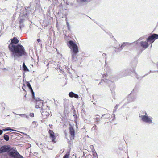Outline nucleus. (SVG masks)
Listing matches in <instances>:
<instances>
[{"mask_svg": "<svg viewBox=\"0 0 158 158\" xmlns=\"http://www.w3.org/2000/svg\"><path fill=\"white\" fill-rule=\"evenodd\" d=\"M80 6H77V5H76V4H74V5H73V7L75 8H78Z\"/></svg>", "mask_w": 158, "mask_h": 158, "instance_id": "26", "label": "nucleus"}, {"mask_svg": "<svg viewBox=\"0 0 158 158\" xmlns=\"http://www.w3.org/2000/svg\"><path fill=\"white\" fill-rule=\"evenodd\" d=\"M141 46L144 48H146L148 46V44L147 42H142L141 43Z\"/></svg>", "mask_w": 158, "mask_h": 158, "instance_id": "14", "label": "nucleus"}, {"mask_svg": "<svg viewBox=\"0 0 158 158\" xmlns=\"http://www.w3.org/2000/svg\"><path fill=\"white\" fill-rule=\"evenodd\" d=\"M28 88L30 90L31 93L32 92V91H33L31 86L30 87H29Z\"/></svg>", "mask_w": 158, "mask_h": 158, "instance_id": "30", "label": "nucleus"}, {"mask_svg": "<svg viewBox=\"0 0 158 158\" xmlns=\"http://www.w3.org/2000/svg\"><path fill=\"white\" fill-rule=\"evenodd\" d=\"M49 133L50 135V137L52 139V141L54 142L56 139V137L55 136L54 133L52 130H49Z\"/></svg>", "mask_w": 158, "mask_h": 158, "instance_id": "8", "label": "nucleus"}, {"mask_svg": "<svg viewBox=\"0 0 158 158\" xmlns=\"http://www.w3.org/2000/svg\"><path fill=\"white\" fill-rule=\"evenodd\" d=\"M24 9V7H23L22 6H21V9L20 10V15L25 17V15L24 14L26 12L25 11Z\"/></svg>", "mask_w": 158, "mask_h": 158, "instance_id": "11", "label": "nucleus"}, {"mask_svg": "<svg viewBox=\"0 0 158 158\" xmlns=\"http://www.w3.org/2000/svg\"><path fill=\"white\" fill-rule=\"evenodd\" d=\"M158 39V35L156 34H153L151 36H150L147 39V40L148 41H152L153 42L154 41V39Z\"/></svg>", "mask_w": 158, "mask_h": 158, "instance_id": "5", "label": "nucleus"}, {"mask_svg": "<svg viewBox=\"0 0 158 158\" xmlns=\"http://www.w3.org/2000/svg\"><path fill=\"white\" fill-rule=\"evenodd\" d=\"M30 8V7L29 6L24 7V9L25 10V11L26 12V13L24 14V15H25L26 18L28 17V15L31 12V11L28 9L29 8Z\"/></svg>", "mask_w": 158, "mask_h": 158, "instance_id": "9", "label": "nucleus"}, {"mask_svg": "<svg viewBox=\"0 0 158 158\" xmlns=\"http://www.w3.org/2000/svg\"><path fill=\"white\" fill-rule=\"evenodd\" d=\"M69 155L70 152H68L64 156L63 158H69Z\"/></svg>", "mask_w": 158, "mask_h": 158, "instance_id": "20", "label": "nucleus"}, {"mask_svg": "<svg viewBox=\"0 0 158 158\" xmlns=\"http://www.w3.org/2000/svg\"><path fill=\"white\" fill-rule=\"evenodd\" d=\"M48 65H49V64H48H48H47V66H48Z\"/></svg>", "mask_w": 158, "mask_h": 158, "instance_id": "42", "label": "nucleus"}, {"mask_svg": "<svg viewBox=\"0 0 158 158\" xmlns=\"http://www.w3.org/2000/svg\"><path fill=\"white\" fill-rule=\"evenodd\" d=\"M91 1V0H77V2H88Z\"/></svg>", "mask_w": 158, "mask_h": 158, "instance_id": "17", "label": "nucleus"}, {"mask_svg": "<svg viewBox=\"0 0 158 158\" xmlns=\"http://www.w3.org/2000/svg\"><path fill=\"white\" fill-rule=\"evenodd\" d=\"M37 41L38 43H39V44L41 46L42 45V44L41 43V40H40L39 39H38Z\"/></svg>", "mask_w": 158, "mask_h": 158, "instance_id": "25", "label": "nucleus"}, {"mask_svg": "<svg viewBox=\"0 0 158 158\" xmlns=\"http://www.w3.org/2000/svg\"><path fill=\"white\" fill-rule=\"evenodd\" d=\"M69 126V133L72 138V139H73L74 138V137L75 135V131L72 125L70 124Z\"/></svg>", "mask_w": 158, "mask_h": 158, "instance_id": "4", "label": "nucleus"}, {"mask_svg": "<svg viewBox=\"0 0 158 158\" xmlns=\"http://www.w3.org/2000/svg\"><path fill=\"white\" fill-rule=\"evenodd\" d=\"M79 52H71L72 55V60L73 61H76L77 60V58L76 56L77 54Z\"/></svg>", "mask_w": 158, "mask_h": 158, "instance_id": "7", "label": "nucleus"}, {"mask_svg": "<svg viewBox=\"0 0 158 158\" xmlns=\"http://www.w3.org/2000/svg\"><path fill=\"white\" fill-rule=\"evenodd\" d=\"M97 158H98V157H97Z\"/></svg>", "mask_w": 158, "mask_h": 158, "instance_id": "44", "label": "nucleus"}, {"mask_svg": "<svg viewBox=\"0 0 158 158\" xmlns=\"http://www.w3.org/2000/svg\"><path fill=\"white\" fill-rule=\"evenodd\" d=\"M68 143L69 144H71V141L69 140L68 141Z\"/></svg>", "mask_w": 158, "mask_h": 158, "instance_id": "37", "label": "nucleus"}, {"mask_svg": "<svg viewBox=\"0 0 158 158\" xmlns=\"http://www.w3.org/2000/svg\"><path fill=\"white\" fill-rule=\"evenodd\" d=\"M32 94V98L33 99H35V93L33 91H32V92L31 93Z\"/></svg>", "mask_w": 158, "mask_h": 158, "instance_id": "23", "label": "nucleus"}, {"mask_svg": "<svg viewBox=\"0 0 158 158\" xmlns=\"http://www.w3.org/2000/svg\"><path fill=\"white\" fill-rule=\"evenodd\" d=\"M13 113L16 115H19L21 117H25L27 119H28L29 118V116L27 115L26 114H18L15 113L13 112Z\"/></svg>", "mask_w": 158, "mask_h": 158, "instance_id": "12", "label": "nucleus"}, {"mask_svg": "<svg viewBox=\"0 0 158 158\" xmlns=\"http://www.w3.org/2000/svg\"><path fill=\"white\" fill-rule=\"evenodd\" d=\"M96 127H96V125L95 126H94L92 127V129H94V130L95 129L96 130Z\"/></svg>", "mask_w": 158, "mask_h": 158, "instance_id": "34", "label": "nucleus"}, {"mask_svg": "<svg viewBox=\"0 0 158 158\" xmlns=\"http://www.w3.org/2000/svg\"><path fill=\"white\" fill-rule=\"evenodd\" d=\"M26 83L27 86L28 87V88H29V87H31V86L30 84V83L29 82V81H26Z\"/></svg>", "mask_w": 158, "mask_h": 158, "instance_id": "22", "label": "nucleus"}, {"mask_svg": "<svg viewBox=\"0 0 158 158\" xmlns=\"http://www.w3.org/2000/svg\"><path fill=\"white\" fill-rule=\"evenodd\" d=\"M73 116L75 118H77V116L76 114L75 113H74Z\"/></svg>", "mask_w": 158, "mask_h": 158, "instance_id": "33", "label": "nucleus"}, {"mask_svg": "<svg viewBox=\"0 0 158 158\" xmlns=\"http://www.w3.org/2000/svg\"><path fill=\"white\" fill-rule=\"evenodd\" d=\"M35 100L37 102L36 104H37V103L38 104H39V103H38L39 102H40V103L41 104H42V105L43 104V101L42 100H40V99L39 98H37Z\"/></svg>", "mask_w": 158, "mask_h": 158, "instance_id": "19", "label": "nucleus"}, {"mask_svg": "<svg viewBox=\"0 0 158 158\" xmlns=\"http://www.w3.org/2000/svg\"><path fill=\"white\" fill-rule=\"evenodd\" d=\"M69 96L71 98L74 97L77 99L79 97V96L78 94L72 91H71L69 93Z\"/></svg>", "mask_w": 158, "mask_h": 158, "instance_id": "10", "label": "nucleus"}, {"mask_svg": "<svg viewBox=\"0 0 158 158\" xmlns=\"http://www.w3.org/2000/svg\"><path fill=\"white\" fill-rule=\"evenodd\" d=\"M10 42L8 46L10 53L11 57L14 60L19 61V59L23 56H26L27 53L24 48L21 44H18L19 42L17 37H15L8 41Z\"/></svg>", "mask_w": 158, "mask_h": 158, "instance_id": "1", "label": "nucleus"}, {"mask_svg": "<svg viewBox=\"0 0 158 158\" xmlns=\"http://www.w3.org/2000/svg\"><path fill=\"white\" fill-rule=\"evenodd\" d=\"M93 104H95V103H94V102H93Z\"/></svg>", "mask_w": 158, "mask_h": 158, "instance_id": "43", "label": "nucleus"}, {"mask_svg": "<svg viewBox=\"0 0 158 158\" xmlns=\"http://www.w3.org/2000/svg\"><path fill=\"white\" fill-rule=\"evenodd\" d=\"M25 87V84H24L23 86H22V88L24 91H26L25 89H24V87Z\"/></svg>", "mask_w": 158, "mask_h": 158, "instance_id": "29", "label": "nucleus"}, {"mask_svg": "<svg viewBox=\"0 0 158 158\" xmlns=\"http://www.w3.org/2000/svg\"><path fill=\"white\" fill-rule=\"evenodd\" d=\"M25 73H24V72L23 73V80H24V78L25 77Z\"/></svg>", "mask_w": 158, "mask_h": 158, "instance_id": "36", "label": "nucleus"}, {"mask_svg": "<svg viewBox=\"0 0 158 158\" xmlns=\"http://www.w3.org/2000/svg\"><path fill=\"white\" fill-rule=\"evenodd\" d=\"M2 130H3V131H10V130L12 131H16V130L12 129L10 127H7L6 128H5L4 129H2Z\"/></svg>", "mask_w": 158, "mask_h": 158, "instance_id": "16", "label": "nucleus"}, {"mask_svg": "<svg viewBox=\"0 0 158 158\" xmlns=\"http://www.w3.org/2000/svg\"><path fill=\"white\" fill-rule=\"evenodd\" d=\"M24 20L23 18H20L19 20V23H23Z\"/></svg>", "mask_w": 158, "mask_h": 158, "instance_id": "24", "label": "nucleus"}, {"mask_svg": "<svg viewBox=\"0 0 158 158\" xmlns=\"http://www.w3.org/2000/svg\"><path fill=\"white\" fill-rule=\"evenodd\" d=\"M40 105H39L36 104L35 106L36 108H40Z\"/></svg>", "mask_w": 158, "mask_h": 158, "instance_id": "31", "label": "nucleus"}, {"mask_svg": "<svg viewBox=\"0 0 158 158\" xmlns=\"http://www.w3.org/2000/svg\"><path fill=\"white\" fill-rule=\"evenodd\" d=\"M94 119V120L96 121V122H98V121L99 120V118L98 117H96Z\"/></svg>", "mask_w": 158, "mask_h": 158, "instance_id": "32", "label": "nucleus"}, {"mask_svg": "<svg viewBox=\"0 0 158 158\" xmlns=\"http://www.w3.org/2000/svg\"><path fill=\"white\" fill-rule=\"evenodd\" d=\"M7 152L8 155L12 158H24L14 148L9 145H4L0 148V154Z\"/></svg>", "mask_w": 158, "mask_h": 158, "instance_id": "2", "label": "nucleus"}, {"mask_svg": "<svg viewBox=\"0 0 158 158\" xmlns=\"http://www.w3.org/2000/svg\"><path fill=\"white\" fill-rule=\"evenodd\" d=\"M22 66H23V70L24 71L29 72V69L25 65V63L24 62L23 63V64Z\"/></svg>", "mask_w": 158, "mask_h": 158, "instance_id": "13", "label": "nucleus"}, {"mask_svg": "<svg viewBox=\"0 0 158 158\" xmlns=\"http://www.w3.org/2000/svg\"><path fill=\"white\" fill-rule=\"evenodd\" d=\"M19 6L18 5H17V9H18V8H19Z\"/></svg>", "mask_w": 158, "mask_h": 158, "instance_id": "40", "label": "nucleus"}, {"mask_svg": "<svg viewBox=\"0 0 158 158\" xmlns=\"http://www.w3.org/2000/svg\"><path fill=\"white\" fill-rule=\"evenodd\" d=\"M30 116L31 117H34V114L33 113H30Z\"/></svg>", "mask_w": 158, "mask_h": 158, "instance_id": "28", "label": "nucleus"}, {"mask_svg": "<svg viewBox=\"0 0 158 158\" xmlns=\"http://www.w3.org/2000/svg\"><path fill=\"white\" fill-rule=\"evenodd\" d=\"M15 133H14V132H12V133H10V132H8L7 133H6V134H15Z\"/></svg>", "mask_w": 158, "mask_h": 158, "instance_id": "39", "label": "nucleus"}, {"mask_svg": "<svg viewBox=\"0 0 158 158\" xmlns=\"http://www.w3.org/2000/svg\"><path fill=\"white\" fill-rule=\"evenodd\" d=\"M67 27L68 28V29L69 30L70 29V26H69V23L68 22H67Z\"/></svg>", "mask_w": 158, "mask_h": 158, "instance_id": "27", "label": "nucleus"}, {"mask_svg": "<svg viewBox=\"0 0 158 158\" xmlns=\"http://www.w3.org/2000/svg\"><path fill=\"white\" fill-rule=\"evenodd\" d=\"M3 138L5 140L8 141L9 140V136L6 134H5L4 135Z\"/></svg>", "mask_w": 158, "mask_h": 158, "instance_id": "15", "label": "nucleus"}, {"mask_svg": "<svg viewBox=\"0 0 158 158\" xmlns=\"http://www.w3.org/2000/svg\"><path fill=\"white\" fill-rule=\"evenodd\" d=\"M3 130H1L0 129V135L2 134V133H3Z\"/></svg>", "mask_w": 158, "mask_h": 158, "instance_id": "35", "label": "nucleus"}, {"mask_svg": "<svg viewBox=\"0 0 158 158\" xmlns=\"http://www.w3.org/2000/svg\"><path fill=\"white\" fill-rule=\"evenodd\" d=\"M142 120L145 122L148 123H152L151 118L146 116H141Z\"/></svg>", "mask_w": 158, "mask_h": 158, "instance_id": "6", "label": "nucleus"}, {"mask_svg": "<svg viewBox=\"0 0 158 158\" xmlns=\"http://www.w3.org/2000/svg\"><path fill=\"white\" fill-rule=\"evenodd\" d=\"M59 69L61 71V69L60 66L59 67Z\"/></svg>", "mask_w": 158, "mask_h": 158, "instance_id": "41", "label": "nucleus"}, {"mask_svg": "<svg viewBox=\"0 0 158 158\" xmlns=\"http://www.w3.org/2000/svg\"><path fill=\"white\" fill-rule=\"evenodd\" d=\"M24 27V25L23 23H19V27L20 28L21 30L22 28Z\"/></svg>", "mask_w": 158, "mask_h": 158, "instance_id": "21", "label": "nucleus"}, {"mask_svg": "<svg viewBox=\"0 0 158 158\" xmlns=\"http://www.w3.org/2000/svg\"><path fill=\"white\" fill-rule=\"evenodd\" d=\"M35 100L37 102L36 104H37V103L38 104H39V103H38L39 102H40V103L41 104H42V105L43 104V101L42 100H40V99L39 98H37Z\"/></svg>", "mask_w": 158, "mask_h": 158, "instance_id": "18", "label": "nucleus"}, {"mask_svg": "<svg viewBox=\"0 0 158 158\" xmlns=\"http://www.w3.org/2000/svg\"><path fill=\"white\" fill-rule=\"evenodd\" d=\"M36 123V122L35 121H33L32 123V124H35Z\"/></svg>", "mask_w": 158, "mask_h": 158, "instance_id": "38", "label": "nucleus"}, {"mask_svg": "<svg viewBox=\"0 0 158 158\" xmlns=\"http://www.w3.org/2000/svg\"><path fill=\"white\" fill-rule=\"evenodd\" d=\"M67 44L69 48L70 49V52H79L77 44L72 40L68 41Z\"/></svg>", "mask_w": 158, "mask_h": 158, "instance_id": "3", "label": "nucleus"}]
</instances>
